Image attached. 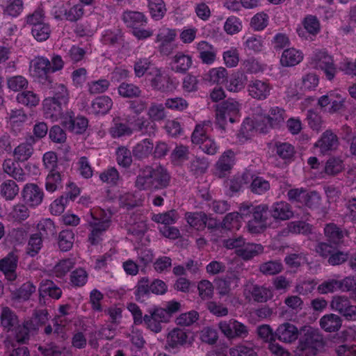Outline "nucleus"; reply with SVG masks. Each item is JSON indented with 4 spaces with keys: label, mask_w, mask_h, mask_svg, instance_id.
Masks as SVG:
<instances>
[{
    "label": "nucleus",
    "mask_w": 356,
    "mask_h": 356,
    "mask_svg": "<svg viewBox=\"0 0 356 356\" xmlns=\"http://www.w3.org/2000/svg\"><path fill=\"white\" fill-rule=\"evenodd\" d=\"M170 180L171 175L165 166L147 165L139 169L134 184L140 191L154 192L168 188Z\"/></svg>",
    "instance_id": "1"
},
{
    "label": "nucleus",
    "mask_w": 356,
    "mask_h": 356,
    "mask_svg": "<svg viewBox=\"0 0 356 356\" xmlns=\"http://www.w3.org/2000/svg\"><path fill=\"white\" fill-rule=\"evenodd\" d=\"M299 344L296 349L298 356H314L323 345V338L317 330L304 327L300 330Z\"/></svg>",
    "instance_id": "2"
},
{
    "label": "nucleus",
    "mask_w": 356,
    "mask_h": 356,
    "mask_svg": "<svg viewBox=\"0 0 356 356\" xmlns=\"http://www.w3.org/2000/svg\"><path fill=\"white\" fill-rule=\"evenodd\" d=\"M122 19L138 40H145L153 35L152 30L144 28L147 24V18L143 13L127 10L122 13Z\"/></svg>",
    "instance_id": "3"
},
{
    "label": "nucleus",
    "mask_w": 356,
    "mask_h": 356,
    "mask_svg": "<svg viewBox=\"0 0 356 356\" xmlns=\"http://www.w3.org/2000/svg\"><path fill=\"white\" fill-rule=\"evenodd\" d=\"M240 111V105L233 99H227L218 104L216 108V127L224 131L226 120L234 123L236 120Z\"/></svg>",
    "instance_id": "4"
},
{
    "label": "nucleus",
    "mask_w": 356,
    "mask_h": 356,
    "mask_svg": "<svg viewBox=\"0 0 356 356\" xmlns=\"http://www.w3.org/2000/svg\"><path fill=\"white\" fill-rule=\"evenodd\" d=\"M50 60L44 56H36L31 61L32 75L47 88H53V79L50 76Z\"/></svg>",
    "instance_id": "5"
},
{
    "label": "nucleus",
    "mask_w": 356,
    "mask_h": 356,
    "mask_svg": "<svg viewBox=\"0 0 356 356\" xmlns=\"http://www.w3.org/2000/svg\"><path fill=\"white\" fill-rule=\"evenodd\" d=\"M332 310L339 313L348 321H356V305H353L345 295L334 296L330 301Z\"/></svg>",
    "instance_id": "6"
},
{
    "label": "nucleus",
    "mask_w": 356,
    "mask_h": 356,
    "mask_svg": "<svg viewBox=\"0 0 356 356\" xmlns=\"http://www.w3.org/2000/svg\"><path fill=\"white\" fill-rule=\"evenodd\" d=\"M311 59L312 63L314 67L323 71L326 78L329 81L334 78L337 70L334 64L332 57L328 55L327 52L320 50L315 51Z\"/></svg>",
    "instance_id": "7"
},
{
    "label": "nucleus",
    "mask_w": 356,
    "mask_h": 356,
    "mask_svg": "<svg viewBox=\"0 0 356 356\" xmlns=\"http://www.w3.org/2000/svg\"><path fill=\"white\" fill-rule=\"evenodd\" d=\"M169 322V316L163 308L154 307L149 310V314L145 315L144 323L146 327L154 333H159L163 329L162 323Z\"/></svg>",
    "instance_id": "8"
},
{
    "label": "nucleus",
    "mask_w": 356,
    "mask_h": 356,
    "mask_svg": "<svg viewBox=\"0 0 356 356\" xmlns=\"http://www.w3.org/2000/svg\"><path fill=\"white\" fill-rule=\"evenodd\" d=\"M286 197L291 203L305 205L309 208L319 201V197L315 191L309 193L304 188H291L287 191Z\"/></svg>",
    "instance_id": "9"
},
{
    "label": "nucleus",
    "mask_w": 356,
    "mask_h": 356,
    "mask_svg": "<svg viewBox=\"0 0 356 356\" xmlns=\"http://www.w3.org/2000/svg\"><path fill=\"white\" fill-rule=\"evenodd\" d=\"M269 210L268 205L265 204L255 206L252 219L248 221L249 231L252 233H259L266 227Z\"/></svg>",
    "instance_id": "10"
},
{
    "label": "nucleus",
    "mask_w": 356,
    "mask_h": 356,
    "mask_svg": "<svg viewBox=\"0 0 356 356\" xmlns=\"http://www.w3.org/2000/svg\"><path fill=\"white\" fill-rule=\"evenodd\" d=\"M62 124L70 131L76 134H82L88 128V120L83 116L75 117L74 113L70 111L65 112Z\"/></svg>",
    "instance_id": "11"
},
{
    "label": "nucleus",
    "mask_w": 356,
    "mask_h": 356,
    "mask_svg": "<svg viewBox=\"0 0 356 356\" xmlns=\"http://www.w3.org/2000/svg\"><path fill=\"white\" fill-rule=\"evenodd\" d=\"M219 328L221 332L229 339L245 337L248 334L247 326L234 319L220 322Z\"/></svg>",
    "instance_id": "12"
},
{
    "label": "nucleus",
    "mask_w": 356,
    "mask_h": 356,
    "mask_svg": "<svg viewBox=\"0 0 356 356\" xmlns=\"http://www.w3.org/2000/svg\"><path fill=\"white\" fill-rule=\"evenodd\" d=\"M339 145V138L331 129L325 131L316 141L314 147L319 149L323 154H328L337 149Z\"/></svg>",
    "instance_id": "13"
},
{
    "label": "nucleus",
    "mask_w": 356,
    "mask_h": 356,
    "mask_svg": "<svg viewBox=\"0 0 356 356\" xmlns=\"http://www.w3.org/2000/svg\"><path fill=\"white\" fill-rule=\"evenodd\" d=\"M22 195L26 204L35 207L42 203L44 192L42 188L35 184H26L22 190Z\"/></svg>",
    "instance_id": "14"
},
{
    "label": "nucleus",
    "mask_w": 356,
    "mask_h": 356,
    "mask_svg": "<svg viewBox=\"0 0 356 356\" xmlns=\"http://www.w3.org/2000/svg\"><path fill=\"white\" fill-rule=\"evenodd\" d=\"M43 111L46 118L51 119L52 120H58L61 119L64 120V107L66 104H62L54 98L47 97L43 101Z\"/></svg>",
    "instance_id": "15"
},
{
    "label": "nucleus",
    "mask_w": 356,
    "mask_h": 356,
    "mask_svg": "<svg viewBox=\"0 0 356 356\" xmlns=\"http://www.w3.org/2000/svg\"><path fill=\"white\" fill-rule=\"evenodd\" d=\"M19 257L17 251H12L0 260V270L9 281H14L17 277L16 269Z\"/></svg>",
    "instance_id": "16"
},
{
    "label": "nucleus",
    "mask_w": 356,
    "mask_h": 356,
    "mask_svg": "<svg viewBox=\"0 0 356 356\" xmlns=\"http://www.w3.org/2000/svg\"><path fill=\"white\" fill-rule=\"evenodd\" d=\"M272 86L268 81L254 79L250 81L248 91L250 96L257 100H264L270 95Z\"/></svg>",
    "instance_id": "17"
},
{
    "label": "nucleus",
    "mask_w": 356,
    "mask_h": 356,
    "mask_svg": "<svg viewBox=\"0 0 356 356\" xmlns=\"http://www.w3.org/2000/svg\"><path fill=\"white\" fill-rule=\"evenodd\" d=\"M6 120L10 131L17 134L22 130L28 116L23 108H14L7 113Z\"/></svg>",
    "instance_id": "18"
},
{
    "label": "nucleus",
    "mask_w": 356,
    "mask_h": 356,
    "mask_svg": "<svg viewBox=\"0 0 356 356\" xmlns=\"http://www.w3.org/2000/svg\"><path fill=\"white\" fill-rule=\"evenodd\" d=\"M91 230L88 236V241L92 245H98L102 241L104 233L111 225L109 219H95L89 223Z\"/></svg>",
    "instance_id": "19"
},
{
    "label": "nucleus",
    "mask_w": 356,
    "mask_h": 356,
    "mask_svg": "<svg viewBox=\"0 0 356 356\" xmlns=\"http://www.w3.org/2000/svg\"><path fill=\"white\" fill-rule=\"evenodd\" d=\"M133 134L139 133L141 136L152 137L156 135L158 127L152 120L144 116L138 117L133 123L131 127Z\"/></svg>",
    "instance_id": "20"
},
{
    "label": "nucleus",
    "mask_w": 356,
    "mask_h": 356,
    "mask_svg": "<svg viewBox=\"0 0 356 356\" xmlns=\"http://www.w3.org/2000/svg\"><path fill=\"white\" fill-rule=\"evenodd\" d=\"M299 333L296 325L290 323H284L275 330V337L276 339L280 341L291 343L298 338Z\"/></svg>",
    "instance_id": "21"
},
{
    "label": "nucleus",
    "mask_w": 356,
    "mask_h": 356,
    "mask_svg": "<svg viewBox=\"0 0 356 356\" xmlns=\"http://www.w3.org/2000/svg\"><path fill=\"white\" fill-rule=\"evenodd\" d=\"M269 209L270 216L275 220H287L293 216L291 204L284 201L274 202Z\"/></svg>",
    "instance_id": "22"
},
{
    "label": "nucleus",
    "mask_w": 356,
    "mask_h": 356,
    "mask_svg": "<svg viewBox=\"0 0 356 356\" xmlns=\"http://www.w3.org/2000/svg\"><path fill=\"white\" fill-rule=\"evenodd\" d=\"M235 164V153L232 149L225 151L216 162V168L220 177H225L230 172Z\"/></svg>",
    "instance_id": "23"
},
{
    "label": "nucleus",
    "mask_w": 356,
    "mask_h": 356,
    "mask_svg": "<svg viewBox=\"0 0 356 356\" xmlns=\"http://www.w3.org/2000/svg\"><path fill=\"white\" fill-rule=\"evenodd\" d=\"M193 64L192 57L178 51L171 59V70L176 73L186 74Z\"/></svg>",
    "instance_id": "24"
},
{
    "label": "nucleus",
    "mask_w": 356,
    "mask_h": 356,
    "mask_svg": "<svg viewBox=\"0 0 356 356\" xmlns=\"http://www.w3.org/2000/svg\"><path fill=\"white\" fill-rule=\"evenodd\" d=\"M36 143V140L33 136H29L26 140L20 143L14 150L13 154L15 159L19 161H27L33 154V145Z\"/></svg>",
    "instance_id": "25"
},
{
    "label": "nucleus",
    "mask_w": 356,
    "mask_h": 356,
    "mask_svg": "<svg viewBox=\"0 0 356 356\" xmlns=\"http://www.w3.org/2000/svg\"><path fill=\"white\" fill-rule=\"evenodd\" d=\"M197 50L202 63L211 65L216 60L217 49L207 41L199 42L197 44Z\"/></svg>",
    "instance_id": "26"
},
{
    "label": "nucleus",
    "mask_w": 356,
    "mask_h": 356,
    "mask_svg": "<svg viewBox=\"0 0 356 356\" xmlns=\"http://www.w3.org/2000/svg\"><path fill=\"white\" fill-rule=\"evenodd\" d=\"M324 234L328 242L334 245H339L343 243L344 236L348 234V232L341 229L334 223H328L324 227Z\"/></svg>",
    "instance_id": "27"
},
{
    "label": "nucleus",
    "mask_w": 356,
    "mask_h": 356,
    "mask_svg": "<svg viewBox=\"0 0 356 356\" xmlns=\"http://www.w3.org/2000/svg\"><path fill=\"white\" fill-rule=\"evenodd\" d=\"M303 59V54L293 47L283 51L280 63L284 67H293L299 64Z\"/></svg>",
    "instance_id": "28"
},
{
    "label": "nucleus",
    "mask_w": 356,
    "mask_h": 356,
    "mask_svg": "<svg viewBox=\"0 0 356 356\" xmlns=\"http://www.w3.org/2000/svg\"><path fill=\"white\" fill-rule=\"evenodd\" d=\"M153 149L154 143L152 140L149 138H145L133 147L132 155L136 159L142 161L149 156Z\"/></svg>",
    "instance_id": "29"
},
{
    "label": "nucleus",
    "mask_w": 356,
    "mask_h": 356,
    "mask_svg": "<svg viewBox=\"0 0 356 356\" xmlns=\"http://www.w3.org/2000/svg\"><path fill=\"white\" fill-rule=\"evenodd\" d=\"M321 327L327 332H334L339 330L342 325V318L335 314H328L320 319Z\"/></svg>",
    "instance_id": "30"
},
{
    "label": "nucleus",
    "mask_w": 356,
    "mask_h": 356,
    "mask_svg": "<svg viewBox=\"0 0 356 356\" xmlns=\"http://www.w3.org/2000/svg\"><path fill=\"white\" fill-rule=\"evenodd\" d=\"M151 86L161 92L172 90V81L168 76L163 75L158 69L154 70V76L151 79Z\"/></svg>",
    "instance_id": "31"
},
{
    "label": "nucleus",
    "mask_w": 356,
    "mask_h": 356,
    "mask_svg": "<svg viewBox=\"0 0 356 356\" xmlns=\"http://www.w3.org/2000/svg\"><path fill=\"white\" fill-rule=\"evenodd\" d=\"M165 104L152 102L147 110V115L154 123L163 122L168 119V112Z\"/></svg>",
    "instance_id": "32"
},
{
    "label": "nucleus",
    "mask_w": 356,
    "mask_h": 356,
    "mask_svg": "<svg viewBox=\"0 0 356 356\" xmlns=\"http://www.w3.org/2000/svg\"><path fill=\"white\" fill-rule=\"evenodd\" d=\"M108 132L113 138L130 136L133 134L132 128L129 124L122 122L120 118H113Z\"/></svg>",
    "instance_id": "33"
},
{
    "label": "nucleus",
    "mask_w": 356,
    "mask_h": 356,
    "mask_svg": "<svg viewBox=\"0 0 356 356\" xmlns=\"http://www.w3.org/2000/svg\"><path fill=\"white\" fill-rule=\"evenodd\" d=\"M1 325L6 332L12 331L19 323L15 313L8 307H3L0 316Z\"/></svg>",
    "instance_id": "34"
},
{
    "label": "nucleus",
    "mask_w": 356,
    "mask_h": 356,
    "mask_svg": "<svg viewBox=\"0 0 356 356\" xmlns=\"http://www.w3.org/2000/svg\"><path fill=\"white\" fill-rule=\"evenodd\" d=\"M264 248L261 244L247 243L236 250V254L244 260H250L262 253Z\"/></svg>",
    "instance_id": "35"
},
{
    "label": "nucleus",
    "mask_w": 356,
    "mask_h": 356,
    "mask_svg": "<svg viewBox=\"0 0 356 356\" xmlns=\"http://www.w3.org/2000/svg\"><path fill=\"white\" fill-rule=\"evenodd\" d=\"M113 101L108 96H99L95 98L91 104L92 111L95 115H105L112 108Z\"/></svg>",
    "instance_id": "36"
},
{
    "label": "nucleus",
    "mask_w": 356,
    "mask_h": 356,
    "mask_svg": "<svg viewBox=\"0 0 356 356\" xmlns=\"http://www.w3.org/2000/svg\"><path fill=\"white\" fill-rule=\"evenodd\" d=\"M228 72L223 67H213L204 74V80L211 83L223 84L227 81Z\"/></svg>",
    "instance_id": "37"
},
{
    "label": "nucleus",
    "mask_w": 356,
    "mask_h": 356,
    "mask_svg": "<svg viewBox=\"0 0 356 356\" xmlns=\"http://www.w3.org/2000/svg\"><path fill=\"white\" fill-rule=\"evenodd\" d=\"M185 218L191 227L202 230L207 225L208 217L204 212H186Z\"/></svg>",
    "instance_id": "38"
},
{
    "label": "nucleus",
    "mask_w": 356,
    "mask_h": 356,
    "mask_svg": "<svg viewBox=\"0 0 356 356\" xmlns=\"http://www.w3.org/2000/svg\"><path fill=\"white\" fill-rule=\"evenodd\" d=\"M48 316L49 314L45 309L35 310L32 317L26 321V324L29 325L30 328L36 334L39 328L48 321Z\"/></svg>",
    "instance_id": "39"
},
{
    "label": "nucleus",
    "mask_w": 356,
    "mask_h": 356,
    "mask_svg": "<svg viewBox=\"0 0 356 356\" xmlns=\"http://www.w3.org/2000/svg\"><path fill=\"white\" fill-rule=\"evenodd\" d=\"M151 293L149 279L146 277L140 278L135 286L134 296L138 302H143Z\"/></svg>",
    "instance_id": "40"
},
{
    "label": "nucleus",
    "mask_w": 356,
    "mask_h": 356,
    "mask_svg": "<svg viewBox=\"0 0 356 356\" xmlns=\"http://www.w3.org/2000/svg\"><path fill=\"white\" fill-rule=\"evenodd\" d=\"M187 338V334L184 330L175 328L168 333L166 344L172 348H177L184 345L186 342Z\"/></svg>",
    "instance_id": "41"
},
{
    "label": "nucleus",
    "mask_w": 356,
    "mask_h": 356,
    "mask_svg": "<svg viewBox=\"0 0 356 356\" xmlns=\"http://www.w3.org/2000/svg\"><path fill=\"white\" fill-rule=\"evenodd\" d=\"M38 234L43 238H50L55 236L56 229L54 222L49 218L41 220L37 226Z\"/></svg>",
    "instance_id": "42"
},
{
    "label": "nucleus",
    "mask_w": 356,
    "mask_h": 356,
    "mask_svg": "<svg viewBox=\"0 0 356 356\" xmlns=\"http://www.w3.org/2000/svg\"><path fill=\"white\" fill-rule=\"evenodd\" d=\"M247 81L246 76L240 72L232 74L227 82V89L230 92H238L244 88Z\"/></svg>",
    "instance_id": "43"
},
{
    "label": "nucleus",
    "mask_w": 356,
    "mask_h": 356,
    "mask_svg": "<svg viewBox=\"0 0 356 356\" xmlns=\"http://www.w3.org/2000/svg\"><path fill=\"white\" fill-rule=\"evenodd\" d=\"M16 100L19 104L32 108L38 105L40 97L33 91L25 90L17 95Z\"/></svg>",
    "instance_id": "44"
},
{
    "label": "nucleus",
    "mask_w": 356,
    "mask_h": 356,
    "mask_svg": "<svg viewBox=\"0 0 356 356\" xmlns=\"http://www.w3.org/2000/svg\"><path fill=\"white\" fill-rule=\"evenodd\" d=\"M147 1L152 17L155 20L161 19L167 11L163 0H147Z\"/></svg>",
    "instance_id": "45"
},
{
    "label": "nucleus",
    "mask_w": 356,
    "mask_h": 356,
    "mask_svg": "<svg viewBox=\"0 0 356 356\" xmlns=\"http://www.w3.org/2000/svg\"><path fill=\"white\" fill-rule=\"evenodd\" d=\"M13 330H15L16 341L19 343H26L29 340L30 336L35 334V332L30 328L29 325L26 324V321L22 325L18 323Z\"/></svg>",
    "instance_id": "46"
},
{
    "label": "nucleus",
    "mask_w": 356,
    "mask_h": 356,
    "mask_svg": "<svg viewBox=\"0 0 356 356\" xmlns=\"http://www.w3.org/2000/svg\"><path fill=\"white\" fill-rule=\"evenodd\" d=\"M120 206L127 210L142 205V200L135 193H125L119 197Z\"/></svg>",
    "instance_id": "47"
},
{
    "label": "nucleus",
    "mask_w": 356,
    "mask_h": 356,
    "mask_svg": "<svg viewBox=\"0 0 356 356\" xmlns=\"http://www.w3.org/2000/svg\"><path fill=\"white\" fill-rule=\"evenodd\" d=\"M74 234L71 229H65L61 231L58 235V247L61 251L67 252L70 250L74 244Z\"/></svg>",
    "instance_id": "48"
},
{
    "label": "nucleus",
    "mask_w": 356,
    "mask_h": 356,
    "mask_svg": "<svg viewBox=\"0 0 356 356\" xmlns=\"http://www.w3.org/2000/svg\"><path fill=\"white\" fill-rule=\"evenodd\" d=\"M118 93L124 98H136L141 95V90L138 86L127 82H122L118 86Z\"/></svg>",
    "instance_id": "49"
},
{
    "label": "nucleus",
    "mask_w": 356,
    "mask_h": 356,
    "mask_svg": "<svg viewBox=\"0 0 356 356\" xmlns=\"http://www.w3.org/2000/svg\"><path fill=\"white\" fill-rule=\"evenodd\" d=\"M62 188V177L58 170L49 171L46 177L45 188L48 192L53 193Z\"/></svg>",
    "instance_id": "50"
},
{
    "label": "nucleus",
    "mask_w": 356,
    "mask_h": 356,
    "mask_svg": "<svg viewBox=\"0 0 356 356\" xmlns=\"http://www.w3.org/2000/svg\"><path fill=\"white\" fill-rule=\"evenodd\" d=\"M1 195L6 200H11L19 193V187L13 180H6L0 185Z\"/></svg>",
    "instance_id": "51"
},
{
    "label": "nucleus",
    "mask_w": 356,
    "mask_h": 356,
    "mask_svg": "<svg viewBox=\"0 0 356 356\" xmlns=\"http://www.w3.org/2000/svg\"><path fill=\"white\" fill-rule=\"evenodd\" d=\"M179 216L176 210L172 209L166 212L158 214H154L152 220L156 222L168 226L175 224L178 220Z\"/></svg>",
    "instance_id": "52"
},
{
    "label": "nucleus",
    "mask_w": 356,
    "mask_h": 356,
    "mask_svg": "<svg viewBox=\"0 0 356 356\" xmlns=\"http://www.w3.org/2000/svg\"><path fill=\"white\" fill-rule=\"evenodd\" d=\"M253 300L257 302H266L273 297L272 291L267 287L254 285L250 291Z\"/></svg>",
    "instance_id": "53"
},
{
    "label": "nucleus",
    "mask_w": 356,
    "mask_h": 356,
    "mask_svg": "<svg viewBox=\"0 0 356 356\" xmlns=\"http://www.w3.org/2000/svg\"><path fill=\"white\" fill-rule=\"evenodd\" d=\"M259 269L265 275H274L282 270L283 265L280 260H272L261 264Z\"/></svg>",
    "instance_id": "54"
},
{
    "label": "nucleus",
    "mask_w": 356,
    "mask_h": 356,
    "mask_svg": "<svg viewBox=\"0 0 356 356\" xmlns=\"http://www.w3.org/2000/svg\"><path fill=\"white\" fill-rule=\"evenodd\" d=\"M344 218L353 224H356V195H348L345 198Z\"/></svg>",
    "instance_id": "55"
},
{
    "label": "nucleus",
    "mask_w": 356,
    "mask_h": 356,
    "mask_svg": "<svg viewBox=\"0 0 356 356\" xmlns=\"http://www.w3.org/2000/svg\"><path fill=\"white\" fill-rule=\"evenodd\" d=\"M188 147L182 145H177L170 154V160L175 165H179L188 159Z\"/></svg>",
    "instance_id": "56"
},
{
    "label": "nucleus",
    "mask_w": 356,
    "mask_h": 356,
    "mask_svg": "<svg viewBox=\"0 0 356 356\" xmlns=\"http://www.w3.org/2000/svg\"><path fill=\"white\" fill-rule=\"evenodd\" d=\"M342 280L329 279L323 282L318 286V291L321 294L333 293L338 290L342 291Z\"/></svg>",
    "instance_id": "57"
},
{
    "label": "nucleus",
    "mask_w": 356,
    "mask_h": 356,
    "mask_svg": "<svg viewBox=\"0 0 356 356\" xmlns=\"http://www.w3.org/2000/svg\"><path fill=\"white\" fill-rule=\"evenodd\" d=\"M122 34L119 30H117L116 31L106 30L104 32L102 37V42L103 44L109 46L120 44L122 43Z\"/></svg>",
    "instance_id": "58"
},
{
    "label": "nucleus",
    "mask_w": 356,
    "mask_h": 356,
    "mask_svg": "<svg viewBox=\"0 0 356 356\" xmlns=\"http://www.w3.org/2000/svg\"><path fill=\"white\" fill-rule=\"evenodd\" d=\"M88 273L82 268L73 270L70 274V284L75 287L84 286L88 281Z\"/></svg>",
    "instance_id": "59"
},
{
    "label": "nucleus",
    "mask_w": 356,
    "mask_h": 356,
    "mask_svg": "<svg viewBox=\"0 0 356 356\" xmlns=\"http://www.w3.org/2000/svg\"><path fill=\"white\" fill-rule=\"evenodd\" d=\"M31 33L36 40L39 42L45 41L50 36V26L49 24L44 22L36 25L31 28Z\"/></svg>",
    "instance_id": "60"
},
{
    "label": "nucleus",
    "mask_w": 356,
    "mask_h": 356,
    "mask_svg": "<svg viewBox=\"0 0 356 356\" xmlns=\"http://www.w3.org/2000/svg\"><path fill=\"white\" fill-rule=\"evenodd\" d=\"M276 154L282 159H291L295 154L294 147L289 143L276 142Z\"/></svg>",
    "instance_id": "61"
},
{
    "label": "nucleus",
    "mask_w": 356,
    "mask_h": 356,
    "mask_svg": "<svg viewBox=\"0 0 356 356\" xmlns=\"http://www.w3.org/2000/svg\"><path fill=\"white\" fill-rule=\"evenodd\" d=\"M42 247V237L38 234L31 236L26 248V253L31 257L37 255Z\"/></svg>",
    "instance_id": "62"
},
{
    "label": "nucleus",
    "mask_w": 356,
    "mask_h": 356,
    "mask_svg": "<svg viewBox=\"0 0 356 356\" xmlns=\"http://www.w3.org/2000/svg\"><path fill=\"white\" fill-rule=\"evenodd\" d=\"M24 9L22 0H12L3 7V14L12 17L19 16Z\"/></svg>",
    "instance_id": "63"
},
{
    "label": "nucleus",
    "mask_w": 356,
    "mask_h": 356,
    "mask_svg": "<svg viewBox=\"0 0 356 356\" xmlns=\"http://www.w3.org/2000/svg\"><path fill=\"white\" fill-rule=\"evenodd\" d=\"M110 86V82L106 79L92 81L88 83V92L91 95H97L106 92Z\"/></svg>",
    "instance_id": "64"
}]
</instances>
